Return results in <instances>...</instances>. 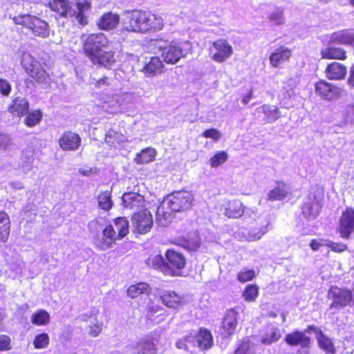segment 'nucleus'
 <instances>
[{"label": "nucleus", "instance_id": "1", "mask_svg": "<svg viewBox=\"0 0 354 354\" xmlns=\"http://www.w3.org/2000/svg\"><path fill=\"white\" fill-rule=\"evenodd\" d=\"M165 26L162 16L149 10L133 9L124 12L121 21L122 32L154 33Z\"/></svg>", "mask_w": 354, "mask_h": 354}, {"label": "nucleus", "instance_id": "2", "mask_svg": "<svg viewBox=\"0 0 354 354\" xmlns=\"http://www.w3.org/2000/svg\"><path fill=\"white\" fill-rule=\"evenodd\" d=\"M194 196L191 192L180 190L173 192L163 201L158 209V214L167 218L174 213L187 211L193 205Z\"/></svg>", "mask_w": 354, "mask_h": 354}, {"label": "nucleus", "instance_id": "3", "mask_svg": "<svg viewBox=\"0 0 354 354\" xmlns=\"http://www.w3.org/2000/svg\"><path fill=\"white\" fill-rule=\"evenodd\" d=\"M12 20L15 25L28 29L35 37L45 39L50 35V29L48 22L35 15L20 14L15 16Z\"/></svg>", "mask_w": 354, "mask_h": 354}, {"label": "nucleus", "instance_id": "4", "mask_svg": "<svg viewBox=\"0 0 354 354\" xmlns=\"http://www.w3.org/2000/svg\"><path fill=\"white\" fill-rule=\"evenodd\" d=\"M82 52L90 60L102 48H106L110 45L108 37L102 32L91 33L82 37Z\"/></svg>", "mask_w": 354, "mask_h": 354}, {"label": "nucleus", "instance_id": "5", "mask_svg": "<svg viewBox=\"0 0 354 354\" xmlns=\"http://www.w3.org/2000/svg\"><path fill=\"white\" fill-rule=\"evenodd\" d=\"M132 233L136 237L149 233L153 226V216L149 210L143 209L131 216Z\"/></svg>", "mask_w": 354, "mask_h": 354}, {"label": "nucleus", "instance_id": "6", "mask_svg": "<svg viewBox=\"0 0 354 354\" xmlns=\"http://www.w3.org/2000/svg\"><path fill=\"white\" fill-rule=\"evenodd\" d=\"M167 274L180 276L182 270L186 267L187 259L180 252L173 248L167 249L165 253Z\"/></svg>", "mask_w": 354, "mask_h": 354}, {"label": "nucleus", "instance_id": "7", "mask_svg": "<svg viewBox=\"0 0 354 354\" xmlns=\"http://www.w3.org/2000/svg\"><path fill=\"white\" fill-rule=\"evenodd\" d=\"M211 59L218 63L225 62L233 54V48L225 39L214 41L209 49Z\"/></svg>", "mask_w": 354, "mask_h": 354}, {"label": "nucleus", "instance_id": "8", "mask_svg": "<svg viewBox=\"0 0 354 354\" xmlns=\"http://www.w3.org/2000/svg\"><path fill=\"white\" fill-rule=\"evenodd\" d=\"M341 238L348 239L354 232V208L348 207L342 213L337 230Z\"/></svg>", "mask_w": 354, "mask_h": 354}, {"label": "nucleus", "instance_id": "9", "mask_svg": "<svg viewBox=\"0 0 354 354\" xmlns=\"http://www.w3.org/2000/svg\"><path fill=\"white\" fill-rule=\"evenodd\" d=\"M159 299L165 306L174 310H180L185 304V297L172 290L160 292Z\"/></svg>", "mask_w": 354, "mask_h": 354}, {"label": "nucleus", "instance_id": "10", "mask_svg": "<svg viewBox=\"0 0 354 354\" xmlns=\"http://www.w3.org/2000/svg\"><path fill=\"white\" fill-rule=\"evenodd\" d=\"M90 62L94 65L111 69L117 62L116 52L109 47L102 48L90 59Z\"/></svg>", "mask_w": 354, "mask_h": 354}, {"label": "nucleus", "instance_id": "11", "mask_svg": "<svg viewBox=\"0 0 354 354\" xmlns=\"http://www.w3.org/2000/svg\"><path fill=\"white\" fill-rule=\"evenodd\" d=\"M314 86L315 94L324 100H332L339 94V88L326 80H319Z\"/></svg>", "mask_w": 354, "mask_h": 354}, {"label": "nucleus", "instance_id": "12", "mask_svg": "<svg viewBox=\"0 0 354 354\" xmlns=\"http://www.w3.org/2000/svg\"><path fill=\"white\" fill-rule=\"evenodd\" d=\"M237 317L238 313L234 309H230L225 313L220 327L221 335L223 338H229L234 335L238 324Z\"/></svg>", "mask_w": 354, "mask_h": 354}, {"label": "nucleus", "instance_id": "13", "mask_svg": "<svg viewBox=\"0 0 354 354\" xmlns=\"http://www.w3.org/2000/svg\"><path fill=\"white\" fill-rule=\"evenodd\" d=\"M122 205L124 208L135 211H140L146 207V201L144 196L138 193L128 192L122 196Z\"/></svg>", "mask_w": 354, "mask_h": 354}, {"label": "nucleus", "instance_id": "14", "mask_svg": "<svg viewBox=\"0 0 354 354\" xmlns=\"http://www.w3.org/2000/svg\"><path fill=\"white\" fill-rule=\"evenodd\" d=\"M118 240H121L116 231L111 224L105 226L102 230V238L97 239L95 242V246L100 250H105L112 248Z\"/></svg>", "mask_w": 354, "mask_h": 354}, {"label": "nucleus", "instance_id": "15", "mask_svg": "<svg viewBox=\"0 0 354 354\" xmlns=\"http://www.w3.org/2000/svg\"><path fill=\"white\" fill-rule=\"evenodd\" d=\"M59 147L63 151H76L82 143L80 135L71 131H64L58 140Z\"/></svg>", "mask_w": 354, "mask_h": 354}, {"label": "nucleus", "instance_id": "16", "mask_svg": "<svg viewBox=\"0 0 354 354\" xmlns=\"http://www.w3.org/2000/svg\"><path fill=\"white\" fill-rule=\"evenodd\" d=\"M292 56V52L290 48L281 46L270 53V64L273 68H279L283 64L288 62Z\"/></svg>", "mask_w": 354, "mask_h": 354}, {"label": "nucleus", "instance_id": "17", "mask_svg": "<svg viewBox=\"0 0 354 354\" xmlns=\"http://www.w3.org/2000/svg\"><path fill=\"white\" fill-rule=\"evenodd\" d=\"M331 44H339L354 46V30L342 29L331 33L329 37Z\"/></svg>", "mask_w": 354, "mask_h": 354}, {"label": "nucleus", "instance_id": "18", "mask_svg": "<svg viewBox=\"0 0 354 354\" xmlns=\"http://www.w3.org/2000/svg\"><path fill=\"white\" fill-rule=\"evenodd\" d=\"M284 340L291 346H300L304 348H309L311 344L310 337L306 335L305 332L297 330L288 333Z\"/></svg>", "mask_w": 354, "mask_h": 354}, {"label": "nucleus", "instance_id": "19", "mask_svg": "<svg viewBox=\"0 0 354 354\" xmlns=\"http://www.w3.org/2000/svg\"><path fill=\"white\" fill-rule=\"evenodd\" d=\"M160 50L163 60L168 64H174L184 56L182 48L176 44H170L160 48Z\"/></svg>", "mask_w": 354, "mask_h": 354}, {"label": "nucleus", "instance_id": "20", "mask_svg": "<svg viewBox=\"0 0 354 354\" xmlns=\"http://www.w3.org/2000/svg\"><path fill=\"white\" fill-rule=\"evenodd\" d=\"M324 73L329 80H342L346 75L347 68L342 63L333 62L326 65Z\"/></svg>", "mask_w": 354, "mask_h": 354}, {"label": "nucleus", "instance_id": "21", "mask_svg": "<svg viewBox=\"0 0 354 354\" xmlns=\"http://www.w3.org/2000/svg\"><path fill=\"white\" fill-rule=\"evenodd\" d=\"M120 21V15L112 12L104 13L97 20V26L100 30L109 31L115 29Z\"/></svg>", "mask_w": 354, "mask_h": 354}, {"label": "nucleus", "instance_id": "22", "mask_svg": "<svg viewBox=\"0 0 354 354\" xmlns=\"http://www.w3.org/2000/svg\"><path fill=\"white\" fill-rule=\"evenodd\" d=\"M76 11L73 14L78 24L85 26L88 23V13L91 9V2L89 0L79 1L75 3Z\"/></svg>", "mask_w": 354, "mask_h": 354}, {"label": "nucleus", "instance_id": "23", "mask_svg": "<svg viewBox=\"0 0 354 354\" xmlns=\"http://www.w3.org/2000/svg\"><path fill=\"white\" fill-rule=\"evenodd\" d=\"M321 58L323 59H334L344 61L347 59V53L342 47L328 46L320 50Z\"/></svg>", "mask_w": 354, "mask_h": 354}, {"label": "nucleus", "instance_id": "24", "mask_svg": "<svg viewBox=\"0 0 354 354\" xmlns=\"http://www.w3.org/2000/svg\"><path fill=\"white\" fill-rule=\"evenodd\" d=\"M310 201L304 202L301 207V214L308 220L315 219L320 213L321 204L315 201V196L308 197Z\"/></svg>", "mask_w": 354, "mask_h": 354}, {"label": "nucleus", "instance_id": "25", "mask_svg": "<svg viewBox=\"0 0 354 354\" xmlns=\"http://www.w3.org/2000/svg\"><path fill=\"white\" fill-rule=\"evenodd\" d=\"M29 109V103L25 99L16 97L12 99L10 104L8 106V111L12 115L21 118L24 116Z\"/></svg>", "mask_w": 354, "mask_h": 354}, {"label": "nucleus", "instance_id": "26", "mask_svg": "<svg viewBox=\"0 0 354 354\" xmlns=\"http://www.w3.org/2000/svg\"><path fill=\"white\" fill-rule=\"evenodd\" d=\"M172 245H177L189 251H196L200 248V241L198 239L189 236H180L170 240Z\"/></svg>", "mask_w": 354, "mask_h": 354}, {"label": "nucleus", "instance_id": "27", "mask_svg": "<svg viewBox=\"0 0 354 354\" xmlns=\"http://www.w3.org/2000/svg\"><path fill=\"white\" fill-rule=\"evenodd\" d=\"M133 354H158V348L152 337L140 339L136 344Z\"/></svg>", "mask_w": 354, "mask_h": 354}, {"label": "nucleus", "instance_id": "28", "mask_svg": "<svg viewBox=\"0 0 354 354\" xmlns=\"http://www.w3.org/2000/svg\"><path fill=\"white\" fill-rule=\"evenodd\" d=\"M196 338L197 345L201 350H208L214 344V339L211 332L204 327H201L198 329Z\"/></svg>", "mask_w": 354, "mask_h": 354}, {"label": "nucleus", "instance_id": "29", "mask_svg": "<svg viewBox=\"0 0 354 354\" xmlns=\"http://www.w3.org/2000/svg\"><path fill=\"white\" fill-rule=\"evenodd\" d=\"M164 65L158 57H152L143 66L142 72L147 77H153L163 72Z\"/></svg>", "mask_w": 354, "mask_h": 354}, {"label": "nucleus", "instance_id": "30", "mask_svg": "<svg viewBox=\"0 0 354 354\" xmlns=\"http://www.w3.org/2000/svg\"><path fill=\"white\" fill-rule=\"evenodd\" d=\"M48 6L59 17H66L68 14L71 12V6L68 0H50L48 3Z\"/></svg>", "mask_w": 354, "mask_h": 354}, {"label": "nucleus", "instance_id": "31", "mask_svg": "<svg viewBox=\"0 0 354 354\" xmlns=\"http://www.w3.org/2000/svg\"><path fill=\"white\" fill-rule=\"evenodd\" d=\"M245 212V207L240 200L228 201L225 209V215L230 218H238L242 216Z\"/></svg>", "mask_w": 354, "mask_h": 354}, {"label": "nucleus", "instance_id": "32", "mask_svg": "<svg viewBox=\"0 0 354 354\" xmlns=\"http://www.w3.org/2000/svg\"><path fill=\"white\" fill-rule=\"evenodd\" d=\"M318 346L326 354H335L336 348L332 339L326 335L323 331L319 332V335L316 336Z\"/></svg>", "mask_w": 354, "mask_h": 354}, {"label": "nucleus", "instance_id": "33", "mask_svg": "<svg viewBox=\"0 0 354 354\" xmlns=\"http://www.w3.org/2000/svg\"><path fill=\"white\" fill-rule=\"evenodd\" d=\"M259 109L264 114L263 119L266 123H272L281 117V112L277 106L263 104Z\"/></svg>", "mask_w": 354, "mask_h": 354}, {"label": "nucleus", "instance_id": "34", "mask_svg": "<svg viewBox=\"0 0 354 354\" xmlns=\"http://www.w3.org/2000/svg\"><path fill=\"white\" fill-rule=\"evenodd\" d=\"M146 263L149 267L167 274L166 259L162 255H151L146 260Z\"/></svg>", "mask_w": 354, "mask_h": 354}, {"label": "nucleus", "instance_id": "35", "mask_svg": "<svg viewBox=\"0 0 354 354\" xmlns=\"http://www.w3.org/2000/svg\"><path fill=\"white\" fill-rule=\"evenodd\" d=\"M156 151L154 149L147 147L142 149L140 153H136L134 161L139 165H144L151 162L155 160Z\"/></svg>", "mask_w": 354, "mask_h": 354}, {"label": "nucleus", "instance_id": "36", "mask_svg": "<svg viewBox=\"0 0 354 354\" xmlns=\"http://www.w3.org/2000/svg\"><path fill=\"white\" fill-rule=\"evenodd\" d=\"M150 292V286L145 282H139L131 285L127 289V295L131 298H136L141 295L148 294Z\"/></svg>", "mask_w": 354, "mask_h": 354}, {"label": "nucleus", "instance_id": "37", "mask_svg": "<svg viewBox=\"0 0 354 354\" xmlns=\"http://www.w3.org/2000/svg\"><path fill=\"white\" fill-rule=\"evenodd\" d=\"M113 223L116 229V234L119 237L124 239L129 232V221L126 217L119 216L113 220Z\"/></svg>", "mask_w": 354, "mask_h": 354}, {"label": "nucleus", "instance_id": "38", "mask_svg": "<svg viewBox=\"0 0 354 354\" xmlns=\"http://www.w3.org/2000/svg\"><path fill=\"white\" fill-rule=\"evenodd\" d=\"M288 194V187L286 184L281 183L269 192L268 198L270 201H282Z\"/></svg>", "mask_w": 354, "mask_h": 354}, {"label": "nucleus", "instance_id": "39", "mask_svg": "<svg viewBox=\"0 0 354 354\" xmlns=\"http://www.w3.org/2000/svg\"><path fill=\"white\" fill-rule=\"evenodd\" d=\"M24 124L28 127H33L38 124L42 120L43 113L40 109H35L28 111L25 115Z\"/></svg>", "mask_w": 354, "mask_h": 354}, {"label": "nucleus", "instance_id": "40", "mask_svg": "<svg viewBox=\"0 0 354 354\" xmlns=\"http://www.w3.org/2000/svg\"><path fill=\"white\" fill-rule=\"evenodd\" d=\"M259 294V287L255 284H249L246 286L242 292V297L247 302H253L258 297Z\"/></svg>", "mask_w": 354, "mask_h": 354}, {"label": "nucleus", "instance_id": "41", "mask_svg": "<svg viewBox=\"0 0 354 354\" xmlns=\"http://www.w3.org/2000/svg\"><path fill=\"white\" fill-rule=\"evenodd\" d=\"M31 322L36 326H46L50 322V315L45 310H39L31 316Z\"/></svg>", "mask_w": 354, "mask_h": 354}, {"label": "nucleus", "instance_id": "42", "mask_svg": "<svg viewBox=\"0 0 354 354\" xmlns=\"http://www.w3.org/2000/svg\"><path fill=\"white\" fill-rule=\"evenodd\" d=\"M97 202L99 207L102 209L104 211L110 210L113 206L110 192L104 191L100 192L97 196Z\"/></svg>", "mask_w": 354, "mask_h": 354}, {"label": "nucleus", "instance_id": "43", "mask_svg": "<svg viewBox=\"0 0 354 354\" xmlns=\"http://www.w3.org/2000/svg\"><path fill=\"white\" fill-rule=\"evenodd\" d=\"M233 354H254L251 351L249 337H243L237 342Z\"/></svg>", "mask_w": 354, "mask_h": 354}, {"label": "nucleus", "instance_id": "44", "mask_svg": "<svg viewBox=\"0 0 354 354\" xmlns=\"http://www.w3.org/2000/svg\"><path fill=\"white\" fill-rule=\"evenodd\" d=\"M266 232V227L263 225H255L250 227L248 232V239L254 241L260 239Z\"/></svg>", "mask_w": 354, "mask_h": 354}, {"label": "nucleus", "instance_id": "45", "mask_svg": "<svg viewBox=\"0 0 354 354\" xmlns=\"http://www.w3.org/2000/svg\"><path fill=\"white\" fill-rule=\"evenodd\" d=\"M49 343L50 337L46 333L37 334L32 341V344L35 349L46 348L48 346Z\"/></svg>", "mask_w": 354, "mask_h": 354}, {"label": "nucleus", "instance_id": "46", "mask_svg": "<svg viewBox=\"0 0 354 354\" xmlns=\"http://www.w3.org/2000/svg\"><path fill=\"white\" fill-rule=\"evenodd\" d=\"M257 277V273L253 269L243 268L241 270L236 274L237 280L244 283L248 281H252Z\"/></svg>", "mask_w": 354, "mask_h": 354}, {"label": "nucleus", "instance_id": "47", "mask_svg": "<svg viewBox=\"0 0 354 354\" xmlns=\"http://www.w3.org/2000/svg\"><path fill=\"white\" fill-rule=\"evenodd\" d=\"M111 77L103 75L99 79L93 78L91 84L96 89H104L111 86Z\"/></svg>", "mask_w": 354, "mask_h": 354}, {"label": "nucleus", "instance_id": "48", "mask_svg": "<svg viewBox=\"0 0 354 354\" xmlns=\"http://www.w3.org/2000/svg\"><path fill=\"white\" fill-rule=\"evenodd\" d=\"M10 227L11 222L8 214L6 212L0 210V232L10 234Z\"/></svg>", "mask_w": 354, "mask_h": 354}, {"label": "nucleus", "instance_id": "49", "mask_svg": "<svg viewBox=\"0 0 354 354\" xmlns=\"http://www.w3.org/2000/svg\"><path fill=\"white\" fill-rule=\"evenodd\" d=\"M227 160V153L225 151L216 152L209 160L212 167H216Z\"/></svg>", "mask_w": 354, "mask_h": 354}, {"label": "nucleus", "instance_id": "50", "mask_svg": "<svg viewBox=\"0 0 354 354\" xmlns=\"http://www.w3.org/2000/svg\"><path fill=\"white\" fill-rule=\"evenodd\" d=\"M279 338L280 334L277 332V329H273L270 334H267L261 338V342L263 344H271L277 342Z\"/></svg>", "mask_w": 354, "mask_h": 354}, {"label": "nucleus", "instance_id": "51", "mask_svg": "<svg viewBox=\"0 0 354 354\" xmlns=\"http://www.w3.org/2000/svg\"><path fill=\"white\" fill-rule=\"evenodd\" d=\"M326 245L329 248L331 251L336 253H342L348 249V247L346 244L343 243L333 242L331 241H328Z\"/></svg>", "mask_w": 354, "mask_h": 354}, {"label": "nucleus", "instance_id": "52", "mask_svg": "<svg viewBox=\"0 0 354 354\" xmlns=\"http://www.w3.org/2000/svg\"><path fill=\"white\" fill-rule=\"evenodd\" d=\"M30 76L37 82H44L46 81L48 75L46 71L43 68H38L35 71H32Z\"/></svg>", "mask_w": 354, "mask_h": 354}, {"label": "nucleus", "instance_id": "53", "mask_svg": "<svg viewBox=\"0 0 354 354\" xmlns=\"http://www.w3.org/2000/svg\"><path fill=\"white\" fill-rule=\"evenodd\" d=\"M102 331V323L95 322L88 326V334L89 336L96 337L100 335Z\"/></svg>", "mask_w": 354, "mask_h": 354}, {"label": "nucleus", "instance_id": "54", "mask_svg": "<svg viewBox=\"0 0 354 354\" xmlns=\"http://www.w3.org/2000/svg\"><path fill=\"white\" fill-rule=\"evenodd\" d=\"M202 136L205 138H212V140L217 141L220 139L221 135V133L215 128H210L205 129L202 133Z\"/></svg>", "mask_w": 354, "mask_h": 354}, {"label": "nucleus", "instance_id": "55", "mask_svg": "<svg viewBox=\"0 0 354 354\" xmlns=\"http://www.w3.org/2000/svg\"><path fill=\"white\" fill-rule=\"evenodd\" d=\"M12 348L11 339L6 335H0V351H8Z\"/></svg>", "mask_w": 354, "mask_h": 354}, {"label": "nucleus", "instance_id": "56", "mask_svg": "<svg viewBox=\"0 0 354 354\" xmlns=\"http://www.w3.org/2000/svg\"><path fill=\"white\" fill-rule=\"evenodd\" d=\"M193 337L192 335H189L178 339L176 344V347L179 349L188 350V344L192 342Z\"/></svg>", "mask_w": 354, "mask_h": 354}, {"label": "nucleus", "instance_id": "57", "mask_svg": "<svg viewBox=\"0 0 354 354\" xmlns=\"http://www.w3.org/2000/svg\"><path fill=\"white\" fill-rule=\"evenodd\" d=\"M12 87L5 79L0 78V93L3 96H8L11 93Z\"/></svg>", "mask_w": 354, "mask_h": 354}, {"label": "nucleus", "instance_id": "58", "mask_svg": "<svg viewBox=\"0 0 354 354\" xmlns=\"http://www.w3.org/2000/svg\"><path fill=\"white\" fill-rule=\"evenodd\" d=\"M269 19L276 25H280L283 23V12L281 10H277L269 15Z\"/></svg>", "mask_w": 354, "mask_h": 354}, {"label": "nucleus", "instance_id": "59", "mask_svg": "<svg viewBox=\"0 0 354 354\" xmlns=\"http://www.w3.org/2000/svg\"><path fill=\"white\" fill-rule=\"evenodd\" d=\"M346 84L350 88H354V64L350 67Z\"/></svg>", "mask_w": 354, "mask_h": 354}, {"label": "nucleus", "instance_id": "60", "mask_svg": "<svg viewBox=\"0 0 354 354\" xmlns=\"http://www.w3.org/2000/svg\"><path fill=\"white\" fill-rule=\"evenodd\" d=\"M253 90L251 88L248 92L242 97V102L244 104H247L251 99L253 97Z\"/></svg>", "mask_w": 354, "mask_h": 354}, {"label": "nucleus", "instance_id": "61", "mask_svg": "<svg viewBox=\"0 0 354 354\" xmlns=\"http://www.w3.org/2000/svg\"><path fill=\"white\" fill-rule=\"evenodd\" d=\"M309 245L311 249L314 251L318 250L322 245V244L316 239H312L310 241Z\"/></svg>", "mask_w": 354, "mask_h": 354}, {"label": "nucleus", "instance_id": "62", "mask_svg": "<svg viewBox=\"0 0 354 354\" xmlns=\"http://www.w3.org/2000/svg\"><path fill=\"white\" fill-rule=\"evenodd\" d=\"M9 236V234L0 232V248L8 241Z\"/></svg>", "mask_w": 354, "mask_h": 354}, {"label": "nucleus", "instance_id": "63", "mask_svg": "<svg viewBox=\"0 0 354 354\" xmlns=\"http://www.w3.org/2000/svg\"><path fill=\"white\" fill-rule=\"evenodd\" d=\"M312 331L315 332L317 334V336H319V332L322 331V330L321 329H319V328L315 327L314 325H308L306 327L305 332L309 333Z\"/></svg>", "mask_w": 354, "mask_h": 354}, {"label": "nucleus", "instance_id": "64", "mask_svg": "<svg viewBox=\"0 0 354 354\" xmlns=\"http://www.w3.org/2000/svg\"><path fill=\"white\" fill-rule=\"evenodd\" d=\"M349 3L351 6L354 7V0H349Z\"/></svg>", "mask_w": 354, "mask_h": 354}]
</instances>
